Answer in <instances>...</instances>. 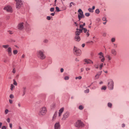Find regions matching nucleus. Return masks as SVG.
<instances>
[{
	"instance_id": "obj_41",
	"label": "nucleus",
	"mask_w": 129,
	"mask_h": 129,
	"mask_svg": "<svg viewBox=\"0 0 129 129\" xmlns=\"http://www.w3.org/2000/svg\"><path fill=\"white\" fill-rule=\"evenodd\" d=\"M108 106L110 107H111L112 104L110 103H108Z\"/></svg>"
},
{
	"instance_id": "obj_19",
	"label": "nucleus",
	"mask_w": 129,
	"mask_h": 129,
	"mask_svg": "<svg viewBox=\"0 0 129 129\" xmlns=\"http://www.w3.org/2000/svg\"><path fill=\"white\" fill-rule=\"evenodd\" d=\"M101 74V72H99L94 77V79H96L99 78V76Z\"/></svg>"
},
{
	"instance_id": "obj_18",
	"label": "nucleus",
	"mask_w": 129,
	"mask_h": 129,
	"mask_svg": "<svg viewBox=\"0 0 129 129\" xmlns=\"http://www.w3.org/2000/svg\"><path fill=\"white\" fill-rule=\"evenodd\" d=\"M111 52L112 54L114 56H115L117 55V52L114 49H112L111 50Z\"/></svg>"
},
{
	"instance_id": "obj_22",
	"label": "nucleus",
	"mask_w": 129,
	"mask_h": 129,
	"mask_svg": "<svg viewBox=\"0 0 129 129\" xmlns=\"http://www.w3.org/2000/svg\"><path fill=\"white\" fill-rule=\"evenodd\" d=\"M75 39L76 41H79L80 40V38L79 36H75Z\"/></svg>"
},
{
	"instance_id": "obj_56",
	"label": "nucleus",
	"mask_w": 129,
	"mask_h": 129,
	"mask_svg": "<svg viewBox=\"0 0 129 129\" xmlns=\"http://www.w3.org/2000/svg\"><path fill=\"white\" fill-rule=\"evenodd\" d=\"M94 67L96 69H98L99 68L98 65H94Z\"/></svg>"
},
{
	"instance_id": "obj_39",
	"label": "nucleus",
	"mask_w": 129,
	"mask_h": 129,
	"mask_svg": "<svg viewBox=\"0 0 129 129\" xmlns=\"http://www.w3.org/2000/svg\"><path fill=\"white\" fill-rule=\"evenodd\" d=\"M106 88L107 87L106 86H103L102 87L101 89H103L105 90L106 89Z\"/></svg>"
},
{
	"instance_id": "obj_25",
	"label": "nucleus",
	"mask_w": 129,
	"mask_h": 129,
	"mask_svg": "<svg viewBox=\"0 0 129 129\" xmlns=\"http://www.w3.org/2000/svg\"><path fill=\"white\" fill-rule=\"evenodd\" d=\"M25 30L26 31H28L30 30V29L29 27L26 26L25 28Z\"/></svg>"
},
{
	"instance_id": "obj_43",
	"label": "nucleus",
	"mask_w": 129,
	"mask_h": 129,
	"mask_svg": "<svg viewBox=\"0 0 129 129\" xmlns=\"http://www.w3.org/2000/svg\"><path fill=\"white\" fill-rule=\"evenodd\" d=\"M50 11L51 12H53L54 10V8H52L50 9Z\"/></svg>"
},
{
	"instance_id": "obj_57",
	"label": "nucleus",
	"mask_w": 129,
	"mask_h": 129,
	"mask_svg": "<svg viewBox=\"0 0 129 129\" xmlns=\"http://www.w3.org/2000/svg\"><path fill=\"white\" fill-rule=\"evenodd\" d=\"M9 126H10V128H12V123H10L9 124Z\"/></svg>"
},
{
	"instance_id": "obj_6",
	"label": "nucleus",
	"mask_w": 129,
	"mask_h": 129,
	"mask_svg": "<svg viewBox=\"0 0 129 129\" xmlns=\"http://www.w3.org/2000/svg\"><path fill=\"white\" fill-rule=\"evenodd\" d=\"M99 58L101 59V61L102 62H104L105 60V58L104 56V53L100 52L98 54Z\"/></svg>"
},
{
	"instance_id": "obj_40",
	"label": "nucleus",
	"mask_w": 129,
	"mask_h": 129,
	"mask_svg": "<svg viewBox=\"0 0 129 129\" xmlns=\"http://www.w3.org/2000/svg\"><path fill=\"white\" fill-rule=\"evenodd\" d=\"M69 77L68 76H66L64 78V79L65 80H68L69 79Z\"/></svg>"
},
{
	"instance_id": "obj_48",
	"label": "nucleus",
	"mask_w": 129,
	"mask_h": 129,
	"mask_svg": "<svg viewBox=\"0 0 129 129\" xmlns=\"http://www.w3.org/2000/svg\"><path fill=\"white\" fill-rule=\"evenodd\" d=\"M85 70L86 71H88L90 70V68H85Z\"/></svg>"
},
{
	"instance_id": "obj_62",
	"label": "nucleus",
	"mask_w": 129,
	"mask_h": 129,
	"mask_svg": "<svg viewBox=\"0 0 129 129\" xmlns=\"http://www.w3.org/2000/svg\"><path fill=\"white\" fill-rule=\"evenodd\" d=\"M55 13H52L51 14V15L52 16H54V15Z\"/></svg>"
},
{
	"instance_id": "obj_32",
	"label": "nucleus",
	"mask_w": 129,
	"mask_h": 129,
	"mask_svg": "<svg viewBox=\"0 0 129 129\" xmlns=\"http://www.w3.org/2000/svg\"><path fill=\"white\" fill-rule=\"evenodd\" d=\"M100 12V11L99 9H97L95 11V13L97 14H99Z\"/></svg>"
},
{
	"instance_id": "obj_51",
	"label": "nucleus",
	"mask_w": 129,
	"mask_h": 129,
	"mask_svg": "<svg viewBox=\"0 0 129 129\" xmlns=\"http://www.w3.org/2000/svg\"><path fill=\"white\" fill-rule=\"evenodd\" d=\"M47 19L48 20H50L51 19V18L50 16H48L47 17Z\"/></svg>"
},
{
	"instance_id": "obj_31",
	"label": "nucleus",
	"mask_w": 129,
	"mask_h": 129,
	"mask_svg": "<svg viewBox=\"0 0 129 129\" xmlns=\"http://www.w3.org/2000/svg\"><path fill=\"white\" fill-rule=\"evenodd\" d=\"M13 84L14 85H15L16 86L17 85V83L16 82V81L14 79L13 80Z\"/></svg>"
},
{
	"instance_id": "obj_9",
	"label": "nucleus",
	"mask_w": 129,
	"mask_h": 129,
	"mask_svg": "<svg viewBox=\"0 0 129 129\" xmlns=\"http://www.w3.org/2000/svg\"><path fill=\"white\" fill-rule=\"evenodd\" d=\"M70 115V113L68 111H67L63 115V117L61 119L62 120H65L68 118Z\"/></svg>"
},
{
	"instance_id": "obj_50",
	"label": "nucleus",
	"mask_w": 129,
	"mask_h": 129,
	"mask_svg": "<svg viewBox=\"0 0 129 129\" xmlns=\"http://www.w3.org/2000/svg\"><path fill=\"white\" fill-rule=\"evenodd\" d=\"M9 103L10 104H12L13 103V101H12V100H11V99H9Z\"/></svg>"
},
{
	"instance_id": "obj_7",
	"label": "nucleus",
	"mask_w": 129,
	"mask_h": 129,
	"mask_svg": "<svg viewBox=\"0 0 129 129\" xmlns=\"http://www.w3.org/2000/svg\"><path fill=\"white\" fill-rule=\"evenodd\" d=\"M78 12L79 13L78 14V17L79 21H80L81 18H84L85 16L83 15V12L81 9H79L78 10Z\"/></svg>"
},
{
	"instance_id": "obj_44",
	"label": "nucleus",
	"mask_w": 129,
	"mask_h": 129,
	"mask_svg": "<svg viewBox=\"0 0 129 129\" xmlns=\"http://www.w3.org/2000/svg\"><path fill=\"white\" fill-rule=\"evenodd\" d=\"M102 20L103 21H107L106 20V18L105 17H103L102 18Z\"/></svg>"
},
{
	"instance_id": "obj_46",
	"label": "nucleus",
	"mask_w": 129,
	"mask_h": 129,
	"mask_svg": "<svg viewBox=\"0 0 129 129\" xmlns=\"http://www.w3.org/2000/svg\"><path fill=\"white\" fill-rule=\"evenodd\" d=\"M85 15L86 16L88 17L89 16L90 14L89 13H85Z\"/></svg>"
},
{
	"instance_id": "obj_33",
	"label": "nucleus",
	"mask_w": 129,
	"mask_h": 129,
	"mask_svg": "<svg viewBox=\"0 0 129 129\" xmlns=\"http://www.w3.org/2000/svg\"><path fill=\"white\" fill-rule=\"evenodd\" d=\"M115 41V38H113L111 39V41L112 42H114Z\"/></svg>"
},
{
	"instance_id": "obj_12",
	"label": "nucleus",
	"mask_w": 129,
	"mask_h": 129,
	"mask_svg": "<svg viewBox=\"0 0 129 129\" xmlns=\"http://www.w3.org/2000/svg\"><path fill=\"white\" fill-rule=\"evenodd\" d=\"M75 126L77 127H79L80 126H83V124L80 120H78L75 124Z\"/></svg>"
},
{
	"instance_id": "obj_60",
	"label": "nucleus",
	"mask_w": 129,
	"mask_h": 129,
	"mask_svg": "<svg viewBox=\"0 0 129 129\" xmlns=\"http://www.w3.org/2000/svg\"><path fill=\"white\" fill-rule=\"evenodd\" d=\"M85 46V44H83L82 45V46L83 47H84V46Z\"/></svg>"
},
{
	"instance_id": "obj_11",
	"label": "nucleus",
	"mask_w": 129,
	"mask_h": 129,
	"mask_svg": "<svg viewBox=\"0 0 129 129\" xmlns=\"http://www.w3.org/2000/svg\"><path fill=\"white\" fill-rule=\"evenodd\" d=\"M61 125L60 124V122L59 121L56 122L54 125V129H60Z\"/></svg>"
},
{
	"instance_id": "obj_61",
	"label": "nucleus",
	"mask_w": 129,
	"mask_h": 129,
	"mask_svg": "<svg viewBox=\"0 0 129 129\" xmlns=\"http://www.w3.org/2000/svg\"><path fill=\"white\" fill-rule=\"evenodd\" d=\"M71 4H72L74 6H75V4L74 3L72 2H71Z\"/></svg>"
},
{
	"instance_id": "obj_55",
	"label": "nucleus",
	"mask_w": 129,
	"mask_h": 129,
	"mask_svg": "<svg viewBox=\"0 0 129 129\" xmlns=\"http://www.w3.org/2000/svg\"><path fill=\"white\" fill-rule=\"evenodd\" d=\"M6 127L5 126H2V129H6Z\"/></svg>"
},
{
	"instance_id": "obj_47",
	"label": "nucleus",
	"mask_w": 129,
	"mask_h": 129,
	"mask_svg": "<svg viewBox=\"0 0 129 129\" xmlns=\"http://www.w3.org/2000/svg\"><path fill=\"white\" fill-rule=\"evenodd\" d=\"M83 26L82 25H80V29H82V30L83 28Z\"/></svg>"
},
{
	"instance_id": "obj_26",
	"label": "nucleus",
	"mask_w": 129,
	"mask_h": 129,
	"mask_svg": "<svg viewBox=\"0 0 129 129\" xmlns=\"http://www.w3.org/2000/svg\"><path fill=\"white\" fill-rule=\"evenodd\" d=\"M55 107V104H53L51 105V109L54 108Z\"/></svg>"
},
{
	"instance_id": "obj_21",
	"label": "nucleus",
	"mask_w": 129,
	"mask_h": 129,
	"mask_svg": "<svg viewBox=\"0 0 129 129\" xmlns=\"http://www.w3.org/2000/svg\"><path fill=\"white\" fill-rule=\"evenodd\" d=\"M26 87H24L22 88V91H23V94H22V96H23L25 94L26 90Z\"/></svg>"
},
{
	"instance_id": "obj_24",
	"label": "nucleus",
	"mask_w": 129,
	"mask_h": 129,
	"mask_svg": "<svg viewBox=\"0 0 129 129\" xmlns=\"http://www.w3.org/2000/svg\"><path fill=\"white\" fill-rule=\"evenodd\" d=\"M106 57L109 60H110L112 59V57L109 55H107L106 56Z\"/></svg>"
},
{
	"instance_id": "obj_5",
	"label": "nucleus",
	"mask_w": 129,
	"mask_h": 129,
	"mask_svg": "<svg viewBox=\"0 0 129 129\" xmlns=\"http://www.w3.org/2000/svg\"><path fill=\"white\" fill-rule=\"evenodd\" d=\"M74 53L77 56H79L81 54V51L78 48L74 46L73 50Z\"/></svg>"
},
{
	"instance_id": "obj_17",
	"label": "nucleus",
	"mask_w": 129,
	"mask_h": 129,
	"mask_svg": "<svg viewBox=\"0 0 129 129\" xmlns=\"http://www.w3.org/2000/svg\"><path fill=\"white\" fill-rule=\"evenodd\" d=\"M57 112H56L54 113L52 119V122L54 121L56 119L57 116Z\"/></svg>"
},
{
	"instance_id": "obj_53",
	"label": "nucleus",
	"mask_w": 129,
	"mask_h": 129,
	"mask_svg": "<svg viewBox=\"0 0 129 129\" xmlns=\"http://www.w3.org/2000/svg\"><path fill=\"white\" fill-rule=\"evenodd\" d=\"M64 69L63 68H61L60 69V71L61 73H62L63 72Z\"/></svg>"
},
{
	"instance_id": "obj_38",
	"label": "nucleus",
	"mask_w": 129,
	"mask_h": 129,
	"mask_svg": "<svg viewBox=\"0 0 129 129\" xmlns=\"http://www.w3.org/2000/svg\"><path fill=\"white\" fill-rule=\"evenodd\" d=\"M82 78V77L81 76H79L78 77H76L75 78V79H81Z\"/></svg>"
},
{
	"instance_id": "obj_54",
	"label": "nucleus",
	"mask_w": 129,
	"mask_h": 129,
	"mask_svg": "<svg viewBox=\"0 0 129 129\" xmlns=\"http://www.w3.org/2000/svg\"><path fill=\"white\" fill-rule=\"evenodd\" d=\"M25 57V55L24 54H23L21 56V58H24Z\"/></svg>"
},
{
	"instance_id": "obj_36",
	"label": "nucleus",
	"mask_w": 129,
	"mask_h": 129,
	"mask_svg": "<svg viewBox=\"0 0 129 129\" xmlns=\"http://www.w3.org/2000/svg\"><path fill=\"white\" fill-rule=\"evenodd\" d=\"M9 112V110L8 109H6L5 110V113L6 114H7Z\"/></svg>"
},
{
	"instance_id": "obj_15",
	"label": "nucleus",
	"mask_w": 129,
	"mask_h": 129,
	"mask_svg": "<svg viewBox=\"0 0 129 129\" xmlns=\"http://www.w3.org/2000/svg\"><path fill=\"white\" fill-rule=\"evenodd\" d=\"M64 110V108L63 107L62 108H60L59 111L58 112V116L60 117L61 115L62 112Z\"/></svg>"
},
{
	"instance_id": "obj_58",
	"label": "nucleus",
	"mask_w": 129,
	"mask_h": 129,
	"mask_svg": "<svg viewBox=\"0 0 129 129\" xmlns=\"http://www.w3.org/2000/svg\"><path fill=\"white\" fill-rule=\"evenodd\" d=\"M8 32L9 34H13L12 31L10 30L8 31Z\"/></svg>"
},
{
	"instance_id": "obj_23",
	"label": "nucleus",
	"mask_w": 129,
	"mask_h": 129,
	"mask_svg": "<svg viewBox=\"0 0 129 129\" xmlns=\"http://www.w3.org/2000/svg\"><path fill=\"white\" fill-rule=\"evenodd\" d=\"M15 87V86L14 85L12 84H11L10 89L12 91L14 89Z\"/></svg>"
},
{
	"instance_id": "obj_1",
	"label": "nucleus",
	"mask_w": 129,
	"mask_h": 129,
	"mask_svg": "<svg viewBox=\"0 0 129 129\" xmlns=\"http://www.w3.org/2000/svg\"><path fill=\"white\" fill-rule=\"evenodd\" d=\"M37 57L39 59L43 60L45 59L46 56L44 54V51L43 50L38 51L36 53Z\"/></svg>"
},
{
	"instance_id": "obj_63",
	"label": "nucleus",
	"mask_w": 129,
	"mask_h": 129,
	"mask_svg": "<svg viewBox=\"0 0 129 129\" xmlns=\"http://www.w3.org/2000/svg\"><path fill=\"white\" fill-rule=\"evenodd\" d=\"M115 46V47L116 48H117V45L116 44H113Z\"/></svg>"
},
{
	"instance_id": "obj_49",
	"label": "nucleus",
	"mask_w": 129,
	"mask_h": 129,
	"mask_svg": "<svg viewBox=\"0 0 129 129\" xmlns=\"http://www.w3.org/2000/svg\"><path fill=\"white\" fill-rule=\"evenodd\" d=\"M106 33H102V35L104 37H105L106 36Z\"/></svg>"
},
{
	"instance_id": "obj_8",
	"label": "nucleus",
	"mask_w": 129,
	"mask_h": 129,
	"mask_svg": "<svg viewBox=\"0 0 129 129\" xmlns=\"http://www.w3.org/2000/svg\"><path fill=\"white\" fill-rule=\"evenodd\" d=\"M16 3V8L19 9L21 7L22 3L21 0H14Z\"/></svg>"
},
{
	"instance_id": "obj_13",
	"label": "nucleus",
	"mask_w": 129,
	"mask_h": 129,
	"mask_svg": "<svg viewBox=\"0 0 129 129\" xmlns=\"http://www.w3.org/2000/svg\"><path fill=\"white\" fill-rule=\"evenodd\" d=\"M23 22L20 23L18 25V28L20 30H22L24 28V26L23 25Z\"/></svg>"
},
{
	"instance_id": "obj_29",
	"label": "nucleus",
	"mask_w": 129,
	"mask_h": 129,
	"mask_svg": "<svg viewBox=\"0 0 129 129\" xmlns=\"http://www.w3.org/2000/svg\"><path fill=\"white\" fill-rule=\"evenodd\" d=\"M55 9H56V11L57 12H59L61 11V10H60L59 8L57 7H56Z\"/></svg>"
},
{
	"instance_id": "obj_3",
	"label": "nucleus",
	"mask_w": 129,
	"mask_h": 129,
	"mask_svg": "<svg viewBox=\"0 0 129 129\" xmlns=\"http://www.w3.org/2000/svg\"><path fill=\"white\" fill-rule=\"evenodd\" d=\"M2 47L5 49H7L6 51L8 52L9 56H11L12 54V49L11 47H9V45L7 44L2 45Z\"/></svg>"
},
{
	"instance_id": "obj_35",
	"label": "nucleus",
	"mask_w": 129,
	"mask_h": 129,
	"mask_svg": "<svg viewBox=\"0 0 129 129\" xmlns=\"http://www.w3.org/2000/svg\"><path fill=\"white\" fill-rule=\"evenodd\" d=\"M88 10L89 12H93V11L92 9L91 8H89L88 9Z\"/></svg>"
},
{
	"instance_id": "obj_52",
	"label": "nucleus",
	"mask_w": 129,
	"mask_h": 129,
	"mask_svg": "<svg viewBox=\"0 0 129 129\" xmlns=\"http://www.w3.org/2000/svg\"><path fill=\"white\" fill-rule=\"evenodd\" d=\"M7 121L8 122V123L10 122V118H8L7 119Z\"/></svg>"
},
{
	"instance_id": "obj_37",
	"label": "nucleus",
	"mask_w": 129,
	"mask_h": 129,
	"mask_svg": "<svg viewBox=\"0 0 129 129\" xmlns=\"http://www.w3.org/2000/svg\"><path fill=\"white\" fill-rule=\"evenodd\" d=\"M83 107L82 105L80 106L79 107V109H80V110H82L83 109Z\"/></svg>"
},
{
	"instance_id": "obj_20",
	"label": "nucleus",
	"mask_w": 129,
	"mask_h": 129,
	"mask_svg": "<svg viewBox=\"0 0 129 129\" xmlns=\"http://www.w3.org/2000/svg\"><path fill=\"white\" fill-rule=\"evenodd\" d=\"M83 31L84 33H86L87 32L86 35H87V37H88L89 35V34L88 33L89 30H87V29L86 28H83Z\"/></svg>"
},
{
	"instance_id": "obj_2",
	"label": "nucleus",
	"mask_w": 129,
	"mask_h": 129,
	"mask_svg": "<svg viewBox=\"0 0 129 129\" xmlns=\"http://www.w3.org/2000/svg\"><path fill=\"white\" fill-rule=\"evenodd\" d=\"M47 111L46 107H43L41 108L39 111V114L40 116H43L45 115Z\"/></svg>"
},
{
	"instance_id": "obj_10",
	"label": "nucleus",
	"mask_w": 129,
	"mask_h": 129,
	"mask_svg": "<svg viewBox=\"0 0 129 129\" xmlns=\"http://www.w3.org/2000/svg\"><path fill=\"white\" fill-rule=\"evenodd\" d=\"M3 9L7 12L11 13H12L13 11L12 8L11 6H9L5 7Z\"/></svg>"
},
{
	"instance_id": "obj_16",
	"label": "nucleus",
	"mask_w": 129,
	"mask_h": 129,
	"mask_svg": "<svg viewBox=\"0 0 129 129\" xmlns=\"http://www.w3.org/2000/svg\"><path fill=\"white\" fill-rule=\"evenodd\" d=\"M84 61L86 64H93V62L91 60L89 59H85Z\"/></svg>"
},
{
	"instance_id": "obj_30",
	"label": "nucleus",
	"mask_w": 129,
	"mask_h": 129,
	"mask_svg": "<svg viewBox=\"0 0 129 129\" xmlns=\"http://www.w3.org/2000/svg\"><path fill=\"white\" fill-rule=\"evenodd\" d=\"M103 63H101L100 66V67H99L100 69L101 70L102 69V68L103 67Z\"/></svg>"
},
{
	"instance_id": "obj_28",
	"label": "nucleus",
	"mask_w": 129,
	"mask_h": 129,
	"mask_svg": "<svg viewBox=\"0 0 129 129\" xmlns=\"http://www.w3.org/2000/svg\"><path fill=\"white\" fill-rule=\"evenodd\" d=\"M13 54L14 55H16L17 53L18 52V51L17 50H14L13 51Z\"/></svg>"
},
{
	"instance_id": "obj_42",
	"label": "nucleus",
	"mask_w": 129,
	"mask_h": 129,
	"mask_svg": "<svg viewBox=\"0 0 129 129\" xmlns=\"http://www.w3.org/2000/svg\"><path fill=\"white\" fill-rule=\"evenodd\" d=\"M89 90L88 89H87L86 90H85L84 91V92L85 93H88L89 92Z\"/></svg>"
},
{
	"instance_id": "obj_14",
	"label": "nucleus",
	"mask_w": 129,
	"mask_h": 129,
	"mask_svg": "<svg viewBox=\"0 0 129 129\" xmlns=\"http://www.w3.org/2000/svg\"><path fill=\"white\" fill-rule=\"evenodd\" d=\"M76 31L75 32V36H79L81 33L82 32V29H76Z\"/></svg>"
},
{
	"instance_id": "obj_27",
	"label": "nucleus",
	"mask_w": 129,
	"mask_h": 129,
	"mask_svg": "<svg viewBox=\"0 0 129 129\" xmlns=\"http://www.w3.org/2000/svg\"><path fill=\"white\" fill-rule=\"evenodd\" d=\"M43 42L44 43H47L49 42V40L47 39H45L44 40Z\"/></svg>"
},
{
	"instance_id": "obj_34",
	"label": "nucleus",
	"mask_w": 129,
	"mask_h": 129,
	"mask_svg": "<svg viewBox=\"0 0 129 129\" xmlns=\"http://www.w3.org/2000/svg\"><path fill=\"white\" fill-rule=\"evenodd\" d=\"M9 97L11 99H13L14 98V95L13 94H11L9 96Z\"/></svg>"
},
{
	"instance_id": "obj_64",
	"label": "nucleus",
	"mask_w": 129,
	"mask_h": 129,
	"mask_svg": "<svg viewBox=\"0 0 129 129\" xmlns=\"http://www.w3.org/2000/svg\"><path fill=\"white\" fill-rule=\"evenodd\" d=\"M125 126V124L124 123H123L122 124V127H124Z\"/></svg>"
},
{
	"instance_id": "obj_4",
	"label": "nucleus",
	"mask_w": 129,
	"mask_h": 129,
	"mask_svg": "<svg viewBox=\"0 0 129 129\" xmlns=\"http://www.w3.org/2000/svg\"><path fill=\"white\" fill-rule=\"evenodd\" d=\"M108 86L110 90H112L113 88L114 83L111 79H109L108 80Z\"/></svg>"
},
{
	"instance_id": "obj_45",
	"label": "nucleus",
	"mask_w": 129,
	"mask_h": 129,
	"mask_svg": "<svg viewBox=\"0 0 129 129\" xmlns=\"http://www.w3.org/2000/svg\"><path fill=\"white\" fill-rule=\"evenodd\" d=\"M16 72V70H15V68H13V70H12L13 73L14 74Z\"/></svg>"
},
{
	"instance_id": "obj_59",
	"label": "nucleus",
	"mask_w": 129,
	"mask_h": 129,
	"mask_svg": "<svg viewBox=\"0 0 129 129\" xmlns=\"http://www.w3.org/2000/svg\"><path fill=\"white\" fill-rule=\"evenodd\" d=\"M18 105L19 107H21V104L20 103H19L18 104Z\"/></svg>"
}]
</instances>
